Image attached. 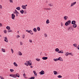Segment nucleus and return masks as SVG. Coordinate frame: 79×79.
I'll list each match as a JSON object with an SVG mask.
<instances>
[{
    "label": "nucleus",
    "mask_w": 79,
    "mask_h": 79,
    "mask_svg": "<svg viewBox=\"0 0 79 79\" xmlns=\"http://www.w3.org/2000/svg\"><path fill=\"white\" fill-rule=\"evenodd\" d=\"M71 23V20H69L67 21L65 24V26H68V25H69V24H70Z\"/></svg>",
    "instance_id": "nucleus-1"
},
{
    "label": "nucleus",
    "mask_w": 79,
    "mask_h": 79,
    "mask_svg": "<svg viewBox=\"0 0 79 79\" xmlns=\"http://www.w3.org/2000/svg\"><path fill=\"white\" fill-rule=\"evenodd\" d=\"M26 32H28V33H30V34L31 35H33V32H32V31L31 30H30L29 31L28 30H26Z\"/></svg>",
    "instance_id": "nucleus-2"
},
{
    "label": "nucleus",
    "mask_w": 79,
    "mask_h": 79,
    "mask_svg": "<svg viewBox=\"0 0 79 79\" xmlns=\"http://www.w3.org/2000/svg\"><path fill=\"white\" fill-rule=\"evenodd\" d=\"M14 13L16 15V16H18V15H19V13L16 10H15V11L14 12Z\"/></svg>",
    "instance_id": "nucleus-3"
},
{
    "label": "nucleus",
    "mask_w": 79,
    "mask_h": 79,
    "mask_svg": "<svg viewBox=\"0 0 79 79\" xmlns=\"http://www.w3.org/2000/svg\"><path fill=\"white\" fill-rule=\"evenodd\" d=\"M27 63H28V64L29 66H31L32 65V62L30 60L29 61H26Z\"/></svg>",
    "instance_id": "nucleus-4"
},
{
    "label": "nucleus",
    "mask_w": 79,
    "mask_h": 79,
    "mask_svg": "<svg viewBox=\"0 0 79 79\" xmlns=\"http://www.w3.org/2000/svg\"><path fill=\"white\" fill-rule=\"evenodd\" d=\"M14 78H16V77H19V74L18 73H17L16 74L14 75Z\"/></svg>",
    "instance_id": "nucleus-5"
},
{
    "label": "nucleus",
    "mask_w": 79,
    "mask_h": 79,
    "mask_svg": "<svg viewBox=\"0 0 79 79\" xmlns=\"http://www.w3.org/2000/svg\"><path fill=\"white\" fill-rule=\"evenodd\" d=\"M76 2H72L71 3V5L70 6L71 7L72 6H73V5H76Z\"/></svg>",
    "instance_id": "nucleus-6"
},
{
    "label": "nucleus",
    "mask_w": 79,
    "mask_h": 79,
    "mask_svg": "<svg viewBox=\"0 0 79 79\" xmlns=\"http://www.w3.org/2000/svg\"><path fill=\"white\" fill-rule=\"evenodd\" d=\"M68 31H69L70 30H72V31H73V28L72 27H70L68 28Z\"/></svg>",
    "instance_id": "nucleus-7"
},
{
    "label": "nucleus",
    "mask_w": 79,
    "mask_h": 79,
    "mask_svg": "<svg viewBox=\"0 0 79 79\" xmlns=\"http://www.w3.org/2000/svg\"><path fill=\"white\" fill-rule=\"evenodd\" d=\"M12 19H14L15 18V15L14 14H12L11 15Z\"/></svg>",
    "instance_id": "nucleus-8"
},
{
    "label": "nucleus",
    "mask_w": 79,
    "mask_h": 79,
    "mask_svg": "<svg viewBox=\"0 0 79 79\" xmlns=\"http://www.w3.org/2000/svg\"><path fill=\"white\" fill-rule=\"evenodd\" d=\"M40 74L41 75H43V74H45V72H44V71L42 70L40 72Z\"/></svg>",
    "instance_id": "nucleus-9"
},
{
    "label": "nucleus",
    "mask_w": 79,
    "mask_h": 79,
    "mask_svg": "<svg viewBox=\"0 0 79 79\" xmlns=\"http://www.w3.org/2000/svg\"><path fill=\"white\" fill-rule=\"evenodd\" d=\"M4 41L6 42H8V39L7 38V37H5L4 39Z\"/></svg>",
    "instance_id": "nucleus-10"
},
{
    "label": "nucleus",
    "mask_w": 79,
    "mask_h": 79,
    "mask_svg": "<svg viewBox=\"0 0 79 79\" xmlns=\"http://www.w3.org/2000/svg\"><path fill=\"white\" fill-rule=\"evenodd\" d=\"M57 61H58V60L60 61H63V60H61V57H59L58 59H57Z\"/></svg>",
    "instance_id": "nucleus-11"
},
{
    "label": "nucleus",
    "mask_w": 79,
    "mask_h": 79,
    "mask_svg": "<svg viewBox=\"0 0 79 79\" xmlns=\"http://www.w3.org/2000/svg\"><path fill=\"white\" fill-rule=\"evenodd\" d=\"M42 58L44 60H46L48 59V57H44Z\"/></svg>",
    "instance_id": "nucleus-12"
},
{
    "label": "nucleus",
    "mask_w": 79,
    "mask_h": 79,
    "mask_svg": "<svg viewBox=\"0 0 79 79\" xmlns=\"http://www.w3.org/2000/svg\"><path fill=\"white\" fill-rule=\"evenodd\" d=\"M22 7L23 9H24V10H26V5H22Z\"/></svg>",
    "instance_id": "nucleus-13"
},
{
    "label": "nucleus",
    "mask_w": 79,
    "mask_h": 79,
    "mask_svg": "<svg viewBox=\"0 0 79 79\" xmlns=\"http://www.w3.org/2000/svg\"><path fill=\"white\" fill-rule=\"evenodd\" d=\"M68 17L66 16H65L64 17V20H67V19H68Z\"/></svg>",
    "instance_id": "nucleus-14"
},
{
    "label": "nucleus",
    "mask_w": 79,
    "mask_h": 79,
    "mask_svg": "<svg viewBox=\"0 0 79 79\" xmlns=\"http://www.w3.org/2000/svg\"><path fill=\"white\" fill-rule=\"evenodd\" d=\"M73 28H76L77 27V24H74L73 25Z\"/></svg>",
    "instance_id": "nucleus-15"
},
{
    "label": "nucleus",
    "mask_w": 79,
    "mask_h": 79,
    "mask_svg": "<svg viewBox=\"0 0 79 79\" xmlns=\"http://www.w3.org/2000/svg\"><path fill=\"white\" fill-rule=\"evenodd\" d=\"M76 21L73 20L72 21L71 24H76Z\"/></svg>",
    "instance_id": "nucleus-16"
},
{
    "label": "nucleus",
    "mask_w": 79,
    "mask_h": 79,
    "mask_svg": "<svg viewBox=\"0 0 79 79\" xmlns=\"http://www.w3.org/2000/svg\"><path fill=\"white\" fill-rule=\"evenodd\" d=\"M33 72L35 74L34 76H37V73H36L35 71H33Z\"/></svg>",
    "instance_id": "nucleus-17"
},
{
    "label": "nucleus",
    "mask_w": 79,
    "mask_h": 79,
    "mask_svg": "<svg viewBox=\"0 0 79 79\" xmlns=\"http://www.w3.org/2000/svg\"><path fill=\"white\" fill-rule=\"evenodd\" d=\"M69 53L67 52L65 53V56H68V55H69Z\"/></svg>",
    "instance_id": "nucleus-18"
},
{
    "label": "nucleus",
    "mask_w": 79,
    "mask_h": 79,
    "mask_svg": "<svg viewBox=\"0 0 79 79\" xmlns=\"http://www.w3.org/2000/svg\"><path fill=\"white\" fill-rule=\"evenodd\" d=\"M59 53H64V52H63V51H59V52H58Z\"/></svg>",
    "instance_id": "nucleus-19"
},
{
    "label": "nucleus",
    "mask_w": 79,
    "mask_h": 79,
    "mask_svg": "<svg viewBox=\"0 0 79 79\" xmlns=\"http://www.w3.org/2000/svg\"><path fill=\"white\" fill-rule=\"evenodd\" d=\"M53 73L55 75H56V74H58V72H56V71H54Z\"/></svg>",
    "instance_id": "nucleus-20"
},
{
    "label": "nucleus",
    "mask_w": 79,
    "mask_h": 79,
    "mask_svg": "<svg viewBox=\"0 0 79 79\" xmlns=\"http://www.w3.org/2000/svg\"><path fill=\"white\" fill-rule=\"evenodd\" d=\"M46 23V24H49V23H50V21L48 19L47 20Z\"/></svg>",
    "instance_id": "nucleus-21"
},
{
    "label": "nucleus",
    "mask_w": 79,
    "mask_h": 79,
    "mask_svg": "<svg viewBox=\"0 0 79 79\" xmlns=\"http://www.w3.org/2000/svg\"><path fill=\"white\" fill-rule=\"evenodd\" d=\"M33 31H34L35 32H37V29L35 28L33 29Z\"/></svg>",
    "instance_id": "nucleus-22"
},
{
    "label": "nucleus",
    "mask_w": 79,
    "mask_h": 79,
    "mask_svg": "<svg viewBox=\"0 0 79 79\" xmlns=\"http://www.w3.org/2000/svg\"><path fill=\"white\" fill-rule=\"evenodd\" d=\"M14 66H16V67H17V66H18V64H16V62H14Z\"/></svg>",
    "instance_id": "nucleus-23"
},
{
    "label": "nucleus",
    "mask_w": 79,
    "mask_h": 79,
    "mask_svg": "<svg viewBox=\"0 0 79 79\" xmlns=\"http://www.w3.org/2000/svg\"><path fill=\"white\" fill-rule=\"evenodd\" d=\"M37 30L38 31H40V28L39 27H37Z\"/></svg>",
    "instance_id": "nucleus-24"
},
{
    "label": "nucleus",
    "mask_w": 79,
    "mask_h": 79,
    "mask_svg": "<svg viewBox=\"0 0 79 79\" xmlns=\"http://www.w3.org/2000/svg\"><path fill=\"white\" fill-rule=\"evenodd\" d=\"M15 75H13V74H10L9 75L10 76V77H14L15 78Z\"/></svg>",
    "instance_id": "nucleus-25"
},
{
    "label": "nucleus",
    "mask_w": 79,
    "mask_h": 79,
    "mask_svg": "<svg viewBox=\"0 0 79 79\" xmlns=\"http://www.w3.org/2000/svg\"><path fill=\"white\" fill-rule=\"evenodd\" d=\"M20 11L22 14H23V13H24V10H20Z\"/></svg>",
    "instance_id": "nucleus-26"
},
{
    "label": "nucleus",
    "mask_w": 79,
    "mask_h": 79,
    "mask_svg": "<svg viewBox=\"0 0 79 79\" xmlns=\"http://www.w3.org/2000/svg\"><path fill=\"white\" fill-rule=\"evenodd\" d=\"M6 29H8V30H9L10 29V27L9 26H7L6 27Z\"/></svg>",
    "instance_id": "nucleus-27"
},
{
    "label": "nucleus",
    "mask_w": 79,
    "mask_h": 79,
    "mask_svg": "<svg viewBox=\"0 0 79 79\" xmlns=\"http://www.w3.org/2000/svg\"><path fill=\"white\" fill-rule=\"evenodd\" d=\"M2 50L3 52H5V49L4 48H2Z\"/></svg>",
    "instance_id": "nucleus-28"
},
{
    "label": "nucleus",
    "mask_w": 79,
    "mask_h": 79,
    "mask_svg": "<svg viewBox=\"0 0 79 79\" xmlns=\"http://www.w3.org/2000/svg\"><path fill=\"white\" fill-rule=\"evenodd\" d=\"M73 45L75 47H77V45L76 44H73Z\"/></svg>",
    "instance_id": "nucleus-29"
},
{
    "label": "nucleus",
    "mask_w": 79,
    "mask_h": 79,
    "mask_svg": "<svg viewBox=\"0 0 79 79\" xmlns=\"http://www.w3.org/2000/svg\"><path fill=\"white\" fill-rule=\"evenodd\" d=\"M59 49L58 48H56L55 49V51L56 52H59Z\"/></svg>",
    "instance_id": "nucleus-30"
},
{
    "label": "nucleus",
    "mask_w": 79,
    "mask_h": 79,
    "mask_svg": "<svg viewBox=\"0 0 79 79\" xmlns=\"http://www.w3.org/2000/svg\"><path fill=\"white\" fill-rule=\"evenodd\" d=\"M19 55H23L22 54V53H21V52H19Z\"/></svg>",
    "instance_id": "nucleus-31"
},
{
    "label": "nucleus",
    "mask_w": 79,
    "mask_h": 79,
    "mask_svg": "<svg viewBox=\"0 0 79 79\" xmlns=\"http://www.w3.org/2000/svg\"><path fill=\"white\" fill-rule=\"evenodd\" d=\"M57 77H58V78H61L62 77V76L59 75L57 76Z\"/></svg>",
    "instance_id": "nucleus-32"
},
{
    "label": "nucleus",
    "mask_w": 79,
    "mask_h": 79,
    "mask_svg": "<svg viewBox=\"0 0 79 79\" xmlns=\"http://www.w3.org/2000/svg\"><path fill=\"white\" fill-rule=\"evenodd\" d=\"M16 9L17 10H20L21 8H20V7H17L16 8Z\"/></svg>",
    "instance_id": "nucleus-33"
},
{
    "label": "nucleus",
    "mask_w": 79,
    "mask_h": 79,
    "mask_svg": "<svg viewBox=\"0 0 79 79\" xmlns=\"http://www.w3.org/2000/svg\"><path fill=\"white\" fill-rule=\"evenodd\" d=\"M48 6H53V4L51 3H50L48 4Z\"/></svg>",
    "instance_id": "nucleus-34"
},
{
    "label": "nucleus",
    "mask_w": 79,
    "mask_h": 79,
    "mask_svg": "<svg viewBox=\"0 0 79 79\" xmlns=\"http://www.w3.org/2000/svg\"><path fill=\"white\" fill-rule=\"evenodd\" d=\"M24 64H25V65H26V66H28V63L27 62V63H25Z\"/></svg>",
    "instance_id": "nucleus-35"
},
{
    "label": "nucleus",
    "mask_w": 79,
    "mask_h": 79,
    "mask_svg": "<svg viewBox=\"0 0 79 79\" xmlns=\"http://www.w3.org/2000/svg\"><path fill=\"white\" fill-rule=\"evenodd\" d=\"M8 32H12V30H8L7 31Z\"/></svg>",
    "instance_id": "nucleus-36"
},
{
    "label": "nucleus",
    "mask_w": 79,
    "mask_h": 79,
    "mask_svg": "<svg viewBox=\"0 0 79 79\" xmlns=\"http://www.w3.org/2000/svg\"><path fill=\"white\" fill-rule=\"evenodd\" d=\"M36 61H40V59H36Z\"/></svg>",
    "instance_id": "nucleus-37"
},
{
    "label": "nucleus",
    "mask_w": 79,
    "mask_h": 79,
    "mask_svg": "<svg viewBox=\"0 0 79 79\" xmlns=\"http://www.w3.org/2000/svg\"><path fill=\"white\" fill-rule=\"evenodd\" d=\"M44 10H51V9L50 8H45L44 9Z\"/></svg>",
    "instance_id": "nucleus-38"
},
{
    "label": "nucleus",
    "mask_w": 79,
    "mask_h": 79,
    "mask_svg": "<svg viewBox=\"0 0 79 79\" xmlns=\"http://www.w3.org/2000/svg\"><path fill=\"white\" fill-rule=\"evenodd\" d=\"M44 36L45 37H47V35L46 33L44 34Z\"/></svg>",
    "instance_id": "nucleus-39"
},
{
    "label": "nucleus",
    "mask_w": 79,
    "mask_h": 79,
    "mask_svg": "<svg viewBox=\"0 0 79 79\" xmlns=\"http://www.w3.org/2000/svg\"><path fill=\"white\" fill-rule=\"evenodd\" d=\"M4 32L5 34H6V33H7V31L6 30H4Z\"/></svg>",
    "instance_id": "nucleus-40"
},
{
    "label": "nucleus",
    "mask_w": 79,
    "mask_h": 79,
    "mask_svg": "<svg viewBox=\"0 0 79 79\" xmlns=\"http://www.w3.org/2000/svg\"><path fill=\"white\" fill-rule=\"evenodd\" d=\"M10 72H13V71H14V70L11 69H10Z\"/></svg>",
    "instance_id": "nucleus-41"
},
{
    "label": "nucleus",
    "mask_w": 79,
    "mask_h": 79,
    "mask_svg": "<svg viewBox=\"0 0 79 79\" xmlns=\"http://www.w3.org/2000/svg\"><path fill=\"white\" fill-rule=\"evenodd\" d=\"M54 61H58V60H57V59H53Z\"/></svg>",
    "instance_id": "nucleus-42"
},
{
    "label": "nucleus",
    "mask_w": 79,
    "mask_h": 79,
    "mask_svg": "<svg viewBox=\"0 0 79 79\" xmlns=\"http://www.w3.org/2000/svg\"><path fill=\"white\" fill-rule=\"evenodd\" d=\"M22 37H23V39H24V38H25V35H24L23 34Z\"/></svg>",
    "instance_id": "nucleus-43"
},
{
    "label": "nucleus",
    "mask_w": 79,
    "mask_h": 79,
    "mask_svg": "<svg viewBox=\"0 0 79 79\" xmlns=\"http://www.w3.org/2000/svg\"><path fill=\"white\" fill-rule=\"evenodd\" d=\"M11 51L12 52V53H13V52H14V51H13V49H12V48H11Z\"/></svg>",
    "instance_id": "nucleus-44"
},
{
    "label": "nucleus",
    "mask_w": 79,
    "mask_h": 79,
    "mask_svg": "<svg viewBox=\"0 0 79 79\" xmlns=\"http://www.w3.org/2000/svg\"><path fill=\"white\" fill-rule=\"evenodd\" d=\"M29 42L31 43H32V41L31 40H29Z\"/></svg>",
    "instance_id": "nucleus-45"
},
{
    "label": "nucleus",
    "mask_w": 79,
    "mask_h": 79,
    "mask_svg": "<svg viewBox=\"0 0 79 79\" xmlns=\"http://www.w3.org/2000/svg\"><path fill=\"white\" fill-rule=\"evenodd\" d=\"M10 1V3H13V0H9Z\"/></svg>",
    "instance_id": "nucleus-46"
},
{
    "label": "nucleus",
    "mask_w": 79,
    "mask_h": 79,
    "mask_svg": "<svg viewBox=\"0 0 79 79\" xmlns=\"http://www.w3.org/2000/svg\"><path fill=\"white\" fill-rule=\"evenodd\" d=\"M69 55H71V56H73V55L72 54V53H69Z\"/></svg>",
    "instance_id": "nucleus-47"
},
{
    "label": "nucleus",
    "mask_w": 79,
    "mask_h": 79,
    "mask_svg": "<svg viewBox=\"0 0 79 79\" xmlns=\"http://www.w3.org/2000/svg\"><path fill=\"white\" fill-rule=\"evenodd\" d=\"M3 26V25L1 23H0V27H2V26Z\"/></svg>",
    "instance_id": "nucleus-48"
},
{
    "label": "nucleus",
    "mask_w": 79,
    "mask_h": 79,
    "mask_svg": "<svg viewBox=\"0 0 79 79\" xmlns=\"http://www.w3.org/2000/svg\"><path fill=\"white\" fill-rule=\"evenodd\" d=\"M0 8H1V9H2V6L1 5H0Z\"/></svg>",
    "instance_id": "nucleus-49"
},
{
    "label": "nucleus",
    "mask_w": 79,
    "mask_h": 79,
    "mask_svg": "<svg viewBox=\"0 0 79 79\" xmlns=\"http://www.w3.org/2000/svg\"><path fill=\"white\" fill-rule=\"evenodd\" d=\"M31 79H35V77H31Z\"/></svg>",
    "instance_id": "nucleus-50"
},
{
    "label": "nucleus",
    "mask_w": 79,
    "mask_h": 79,
    "mask_svg": "<svg viewBox=\"0 0 79 79\" xmlns=\"http://www.w3.org/2000/svg\"><path fill=\"white\" fill-rule=\"evenodd\" d=\"M23 76H24V77H26V74H25V73H24L23 74Z\"/></svg>",
    "instance_id": "nucleus-51"
},
{
    "label": "nucleus",
    "mask_w": 79,
    "mask_h": 79,
    "mask_svg": "<svg viewBox=\"0 0 79 79\" xmlns=\"http://www.w3.org/2000/svg\"><path fill=\"white\" fill-rule=\"evenodd\" d=\"M20 44H21V45H23V42H22V41H21L20 42Z\"/></svg>",
    "instance_id": "nucleus-52"
},
{
    "label": "nucleus",
    "mask_w": 79,
    "mask_h": 79,
    "mask_svg": "<svg viewBox=\"0 0 79 79\" xmlns=\"http://www.w3.org/2000/svg\"><path fill=\"white\" fill-rule=\"evenodd\" d=\"M27 13V11L26 10H25L24 11V13Z\"/></svg>",
    "instance_id": "nucleus-53"
},
{
    "label": "nucleus",
    "mask_w": 79,
    "mask_h": 79,
    "mask_svg": "<svg viewBox=\"0 0 79 79\" xmlns=\"http://www.w3.org/2000/svg\"><path fill=\"white\" fill-rule=\"evenodd\" d=\"M61 26H63V23L61 22Z\"/></svg>",
    "instance_id": "nucleus-54"
},
{
    "label": "nucleus",
    "mask_w": 79,
    "mask_h": 79,
    "mask_svg": "<svg viewBox=\"0 0 79 79\" xmlns=\"http://www.w3.org/2000/svg\"><path fill=\"white\" fill-rule=\"evenodd\" d=\"M18 37H20V36H19V35H18Z\"/></svg>",
    "instance_id": "nucleus-55"
},
{
    "label": "nucleus",
    "mask_w": 79,
    "mask_h": 79,
    "mask_svg": "<svg viewBox=\"0 0 79 79\" xmlns=\"http://www.w3.org/2000/svg\"><path fill=\"white\" fill-rule=\"evenodd\" d=\"M30 67L31 68H33V66H31Z\"/></svg>",
    "instance_id": "nucleus-56"
},
{
    "label": "nucleus",
    "mask_w": 79,
    "mask_h": 79,
    "mask_svg": "<svg viewBox=\"0 0 79 79\" xmlns=\"http://www.w3.org/2000/svg\"><path fill=\"white\" fill-rule=\"evenodd\" d=\"M0 37H2V35H0Z\"/></svg>",
    "instance_id": "nucleus-57"
},
{
    "label": "nucleus",
    "mask_w": 79,
    "mask_h": 79,
    "mask_svg": "<svg viewBox=\"0 0 79 79\" xmlns=\"http://www.w3.org/2000/svg\"><path fill=\"white\" fill-rule=\"evenodd\" d=\"M27 6V5H26L25 6Z\"/></svg>",
    "instance_id": "nucleus-58"
},
{
    "label": "nucleus",
    "mask_w": 79,
    "mask_h": 79,
    "mask_svg": "<svg viewBox=\"0 0 79 79\" xmlns=\"http://www.w3.org/2000/svg\"><path fill=\"white\" fill-rule=\"evenodd\" d=\"M78 76H79V75H78ZM78 79H79V77H78Z\"/></svg>",
    "instance_id": "nucleus-59"
},
{
    "label": "nucleus",
    "mask_w": 79,
    "mask_h": 79,
    "mask_svg": "<svg viewBox=\"0 0 79 79\" xmlns=\"http://www.w3.org/2000/svg\"><path fill=\"white\" fill-rule=\"evenodd\" d=\"M31 79V78H29V79Z\"/></svg>",
    "instance_id": "nucleus-60"
},
{
    "label": "nucleus",
    "mask_w": 79,
    "mask_h": 79,
    "mask_svg": "<svg viewBox=\"0 0 79 79\" xmlns=\"http://www.w3.org/2000/svg\"><path fill=\"white\" fill-rule=\"evenodd\" d=\"M19 32V31H18V32Z\"/></svg>",
    "instance_id": "nucleus-61"
}]
</instances>
